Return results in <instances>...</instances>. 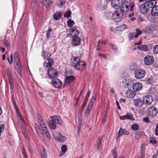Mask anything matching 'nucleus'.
Returning a JSON list of instances; mask_svg holds the SVG:
<instances>
[{"instance_id": "nucleus-1", "label": "nucleus", "mask_w": 158, "mask_h": 158, "mask_svg": "<svg viewBox=\"0 0 158 158\" xmlns=\"http://www.w3.org/2000/svg\"><path fill=\"white\" fill-rule=\"evenodd\" d=\"M71 61L72 66L77 70H83V67L86 65L85 63L80 60V58L77 56H72Z\"/></svg>"}, {"instance_id": "nucleus-2", "label": "nucleus", "mask_w": 158, "mask_h": 158, "mask_svg": "<svg viewBox=\"0 0 158 158\" xmlns=\"http://www.w3.org/2000/svg\"><path fill=\"white\" fill-rule=\"evenodd\" d=\"M130 6V11L132 12L133 11L135 7V4L133 2L130 3L129 2L124 0L122 2V4L120 5V9L121 12L124 13H126L128 12L129 10V6Z\"/></svg>"}, {"instance_id": "nucleus-3", "label": "nucleus", "mask_w": 158, "mask_h": 158, "mask_svg": "<svg viewBox=\"0 0 158 158\" xmlns=\"http://www.w3.org/2000/svg\"><path fill=\"white\" fill-rule=\"evenodd\" d=\"M15 63L16 64V65L15 66V68L17 70L18 73L20 75H21L22 73L21 70L22 69V67L20 62L17 53L15 52Z\"/></svg>"}, {"instance_id": "nucleus-4", "label": "nucleus", "mask_w": 158, "mask_h": 158, "mask_svg": "<svg viewBox=\"0 0 158 158\" xmlns=\"http://www.w3.org/2000/svg\"><path fill=\"white\" fill-rule=\"evenodd\" d=\"M146 74L145 71L144 69H139L135 71V76L137 79H141L144 77Z\"/></svg>"}, {"instance_id": "nucleus-5", "label": "nucleus", "mask_w": 158, "mask_h": 158, "mask_svg": "<svg viewBox=\"0 0 158 158\" xmlns=\"http://www.w3.org/2000/svg\"><path fill=\"white\" fill-rule=\"evenodd\" d=\"M53 136L56 140L60 142L64 141L66 138V137L63 136L60 132L58 131L54 133Z\"/></svg>"}, {"instance_id": "nucleus-6", "label": "nucleus", "mask_w": 158, "mask_h": 158, "mask_svg": "<svg viewBox=\"0 0 158 158\" xmlns=\"http://www.w3.org/2000/svg\"><path fill=\"white\" fill-rule=\"evenodd\" d=\"M139 10L141 14H146L149 10V6H148V3H146V2L143 3L140 6Z\"/></svg>"}, {"instance_id": "nucleus-7", "label": "nucleus", "mask_w": 158, "mask_h": 158, "mask_svg": "<svg viewBox=\"0 0 158 158\" xmlns=\"http://www.w3.org/2000/svg\"><path fill=\"white\" fill-rule=\"evenodd\" d=\"M48 75L50 78H55L57 76L58 72L56 69L50 68L48 71Z\"/></svg>"}, {"instance_id": "nucleus-8", "label": "nucleus", "mask_w": 158, "mask_h": 158, "mask_svg": "<svg viewBox=\"0 0 158 158\" xmlns=\"http://www.w3.org/2000/svg\"><path fill=\"white\" fill-rule=\"evenodd\" d=\"M154 61V58L153 57L150 55L146 56L144 59V62L145 64L147 65H151L153 64Z\"/></svg>"}, {"instance_id": "nucleus-9", "label": "nucleus", "mask_w": 158, "mask_h": 158, "mask_svg": "<svg viewBox=\"0 0 158 158\" xmlns=\"http://www.w3.org/2000/svg\"><path fill=\"white\" fill-rule=\"evenodd\" d=\"M51 83L54 87L58 88H60L62 85L61 81L57 78L52 79Z\"/></svg>"}, {"instance_id": "nucleus-10", "label": "nucleus", "mask_w": 158, "mask_h": 158, "mask_svg": "<svg viewBox=\"0 0 158 158\" xmlns=\"http://www.w3.org/2000/svg\"><path fill=\"white\" fill-rule=\"evenodd\" d=\"M121 13V12L120 11H114L112 15V18L113 20L117 22H119L122 18L120 15Z\"/></svg>"}, {"instance_id": "nucleus-11", "label": "nucleus", "mask_w": 158, "mask_h": 158, "mask_svg": "<svg viewBox=\"0 0 158 158\" xmlns=\"http://www.w3.org/2000/svg\"><path fill=\"white\" fill-rule=\"evenodd\" d=\"M81 39L78 36L72 37L71 40V44L73 46H77L79 45L81 43Z\"/></svg>"}, {"instance_id": "nucleus-12", "label": "nucleus", "mask_w": 158, "mask_h": 158, "mask_svg": "<svg viewBox=\"0 0 158 158\" xmlns=\"http://www.w3.org/2000/svg\"><path fill=\"white\" fill-rule=\"evenodd\" d=\"M69 35L72 37L78 36L80 32L77 29L76 27L71 28L69 31Z\"/></svg>"}, {"instance_id": "nucleus-13", "label": "nucleus", "mask_w": 158, "mask_h": 158, "mask_svg": "<svg viewBox=\"0 0 158 158\" xmlns=\"http://www.w3.org/2000/svg\"><path fill=\"white\" fill-rule=\"evenodd\" d=\"M148 113L150 116H155L158 112L157 109L154 106H152L150 108H148Z\"/></svg>"}, {"instance_id": "nucleus-14", "label": "nucleus", "mask_w": 158, "mask_h": 158, "mask_svg": "<svg viewBox=\"0 0 158 158\" xmlns=\"http://www.w3.org/2000/svg\"><path fill=\"white\" fill-rule=\"evenodd\" d=\"M153 98L151 96L148 95L145 96L143 98V103L147 105L151 104L153 102Z\"/></svg>"}, {"instance_id": "nucleus-15", "label": "nucleus", "mask_w": 158, "mask_h": 158, "mask_svg": "<svg viewBox=\"0 0 158 158\" xmlns=\"http://www.w3.org/2000/svg\"><path fill=\"white\" fill-rule=\"evenodd\" d=\"M143 87L142 84L139 82H136L133 83L132 88L135 91L140 90Z\"/></svg>"}, {"instance_id": "nucleus-16", "label": "nucleus", "mask_w": 158, "mask_h": 158, "mask_svg": "<svg viewBox=\"0 0 158 158\" xmlns=\"http://www.w3.org/2000/svg\"><path fill=\"white\" fill-rule=\"evenodd\" d=\"M121 2H122V0H112L111 4L113 8L117 9L119 7Z\"/></svg>"}, {"instance_id": "nucleus-17", "label": "nucleus", "mask_w": 158, "mask_h": 158, "mask_svg": "<svg viewBox=\"0 0 158 158\" xmlns=\"http://www.w3.org/2000/svg\"><path fill=\"white\" fill-rule=\"evenodd\" d=\"M136 94V92L131 89H128L126 93V96L127 98H133Z\"/></svg>"}, {"instance_id": "nucleus-18", "label": "nucleus", "mask_w": 158, "mask_h": 158, "mask_svg": "<svg viewBox=\"0 0 158 158\" xmlns=\"http://www.w3.org/2000/svg\"><path fill=\"white\" fill-rule=\"evenodd\" d=\"M53 63V60L52 58H48L47 60V62H46L44 64V67L45 68L50 69V68H52V65Z\"/></svg>"}, {"instance_id": "nucleus-19", "label": "nucleus", "mask_w": 158, "mask_h": 158, "mask_svg": "<svg viewBox=\"0 0 158 158\" xmlns=\"http://www.w3.org/2000/svg\"><path fill=\"white\" fill-rule=\"evenodd\" d=\"M51 119L54 120L56 123L60 125L62 123V120L59 117L56 115H53L51 117Z\"/></svg>"}, {"instance_id": "nucleus-20", "label": "nucleus", "mask_w": 158, "mask_h": 158, "mask_svg": "<svg viewBox=\"0 0 158 158\" xmlns=\"http://www.w3.org/2000/svg\"><path fill=\"white\" fill-rule=\"evenodd\" d=\"M75 80V77L73 76L69 75L65 77L64 81L67 83H70Z\"/></svg>"}, {"instance_id": "nucleus-21", "label": "nucleus", "mask_w": 158, "mask_h": 158, "mask_svg": "<svg viewBox=\"0 0 158 158\" xmlns=\"http://www.w3.org/2000/svg\"><path fill=\"white\" fill-rule=\"evenodd\" d=\"M129 133L128 131L125 129L121 128L120 129L118 132V138L123 135H128Z\"/></svg>"}, {"instance_id": "nucleus-22", "label": "nucleus", "mask_w": 158, "mask_h": 158, "mask_svg": "<svg viewBox=\"0 0 158 158\" xmlns=\"http://www.w3.org/2000/svg\"><path fill=\"white\" fill-rule=\"evenodd\" d=\"M134 105L136 107H140L142 106L143 104V101L141 99L138 98H135L134 99Z\"/></svg>"}, {"instance_id": "nucleus-23", "label": "nucleus", "mask_w": 158, "mask_h": 158, "mask_svg": "<svg viewBox=\"0 0 158 158\" xmlns=\"http://www.w3.org/2000/svg\"><path fill=\"white\" fill-rule=\"evenodd\" d=\"M146 3H148V6H149V8H152L156 6V1L155 0H149V1L146 2Z\"/></svg>"}, {"instance_id": "nucleus-24", "label": "nucleus", "mask_w": 158, "mask_h": 158, "mask_svg": "<svg viewBox=\"0 0 158 158\" xmlns=\"http://www.w3.org/2000/svg\"><path fill=\"white\" fill-rule=\"evenodd\" d=\"M138 49L141 51L148 52L149 51V48L148 46L146 45H141L137 47Z\"/></svg>"}, {"instance_id": "nucleus-25", "label": "nucleus", "mask_w": 158, "mask_h": 158, "mask_svg": "<svg viewBox=\"0 0 158 158\" xmlns=\"http://www.w3.org/2000/svg\"><path fill=\"white\" fill-rule=\"evenodd\" d=\"M151 13L154 16H157L158 15V6H156L152 8Z\"/></svg>"}, {"instance_id": "nucleus-26", "label": "nucleus", "mask_w": 158, "mask_h": 158, "mask_svg": "<svg viewBox=\"0 0 158 158\" xmlns=\"http://www.w3.org/2000/svg\"><path fill=\"white\" fill-rule=\"evenodd\" d=\"M132 118H133V116L131 114L119 116V118L121 120L132 119Z\"/></svg>"}, {"instance_id": "nucleus-27", "label": "nucleus", "mask_w": 158, "mask_h": 158, "mask_svg": "<svg viewBox=\"0 0 158 158\" xmlns=\"http://www.w3.org/2000/svg\"><path fill=\"white\" fill-rule=\"evenodd\" d=\"M62 13L60 12H56L53 15V18L54 19L57 20L59 19L61 16Z\"/></svg>"}, {"instance_id": "nucleus-28", "label": "nucleus", "mask_w": 158, "mask_h": 158, "mask_svg": "<svg viewBox=\"0 0 158 158\" xmlns=\"http://www.w3.org/2000/svg\"><path fill=\"white\" fill-rule=\"evenodd\" d=\"M49 127L52 129H55L56 128V124L52 119L49 121Z\"/></svg>"}, {"instance_id": "nucleus-29", "label": "nucleus", "mask_w": 158, "mask_h": 158, "mask_svg": "<svg viewBox=\"0 0 158 158\" xmlns=\"http://www.w3.org/2000/svg\"><path fill=\"white\" fill-rule=\"evenodd\" d=\"M93 106L92 105H90V104H89L88 106L86 109L85 112V115L86 116H88L91 110V109Z\"/></svg>"}, {"instance_id": "nucleus-30", "label": "nucleus", "mask_w": 158, "mask_h": 158, "mask_svg": "<svg viewBox=\"0 0 158 158\" xmlns=\"http://www.w3.org/2000/svg\"><path fill=\"white\" fill-rule=\"evenodd\" d=\"M125 81L126 83L125 86L127 87L131 86L133 83V81L130 79H126Z\"/></svg>"}, {"instance_id": "nucleus-31", "label": "nucleus", "mask_w": 158, "mask_h": 158, "mask_svg": "<svg viewBox=\"0 0 158 158\" xmlns=\"http://www.w3.org/2000/svg\"><path fill=\"white\" fill-rule=\"evenodd\" d=\"M111 153L113 156V158H116L118 157L117 149L115 146L114 149L111 150Z\"/></svg>"}, {"instance_id": "nucleus-32", "label": "nucleus", "mask_w": 158, "mask_h": 158, "mask_svg": "<svg viewBox=\"0 0 158 158\" xmlns=\"http://www.w3.org/2000/svg\"><path fill=\"white\" fill-rule=\"evenodd\" d=\"M42 4L43 5L47 7L50 5L51 4V1L50 0H42Z\"/></svg>"}, {"instance_id": "nucleus-33", "label": "nucleus", "mask_w": 158, "mask_h": 158, "mask_svg": "<svg viewBox=\"0 0 158 158\" xmlns=\"http://www.w3.org/2000/svg\"><path fill=\"white\" fill-rule=\"evenodd\" d=\"M38 122H39V123L40 124V126L41 127L43 130L44 129L47 128L46 125L45 123L44 122V121L43 119V120H40V121Z\"/></svg>"}, {"instance_id": "nucleus-34", "label": "nucleus", "mask_w": 158, "mask_h": 158, "mask_svg": "<svg viewBox=\"0 0 158 158\" xmlns=\"http://www.w3.org/2000/svg\"><path fill=\"white\" fill-rule=\"evenodd\" d=\"M44 134L49 139H51V136L50 135L48 130L47 128L44 129L43 130Z\"/></svg>"}, {"instance_id": "nucleus-35", "label": "nucleus", "mask_w": 158, "mask_h": 158, "mask_svg": "<svg viewBox=\"0 0 158 158\" xmlns=\"http://www.w3.org/2000/svg\"><path fill=\"white\" fill-rule=\"evenodd\" d=\"M97 98V95L96 94H94L92 97V98L89 102V104L92 106L93 105V104L95 102V101Z\"/></svg>"}, {"instance_id": "nucleus-36", "label": "nucleus", "mask_w": 158, "mask_h": 158, "mask_svg": "<svg viewBox=\"0 0 158 158\" xmlns=\"http://www.w3.org/2000/svg\"><path fill=\"white\" fill-rule=\"evenodd\" d=\"M43 150L41 155V158H47V155L46 151L45 150L44 148L43 147Z\"/></svg>"}, {"instance_id": "nucleus-37", "label": "nucleus", "mask_w": 158, "mask_h": 158, "mask_svg": "<svg viewBox=\"0 0 158 158\" xmlns=\"http://www.w3.org/2000/svg\"><path fill=\"white\" fill-rule=\"evenodd\" d=\"M102 139H98L97 149L98 151H101L102 150Z\"/></svg>"}, {"instance_id": "nucleus-38", "label": "nucleus", "mask_w": 158, "mask_h": 158, "mask_svg": "<svg viewBox=\"0 0 158 158\" xmlns=\"http://www.w3.org/2000/svg\"><path fill=\"white\" fill-rule=\"evenodd\" d=\"M136 33H135V37L136 38L139 37V35H140L142 34V31L140 29H137L135 30Z\"/></svg>"}, {"instance_id": "nucleus-39", "label": "nucleus", "mask_w": 158, "mask_h": 158, "mask_svg": "<svg viewBox=\"0 0 158 158\" xmlns=\"http://www.w3.org/2000/svg\"><path fill=\"white\" fill-rule=\"evenodd\" d=\"M67 23L68 27H72L73 26L74 23L73 20L69 19L67 21Z\"/></svg>"}, {"instance_id": "nucleus-40", "label": "nucleus", "mask_w": 158, "mask_h": 158, "mask_svg": "<svg viewBox=\"0 0 158 158\" xmlns=\"http://www.w3.org/2000/svg\"><path fill=\"white\" fill-rule=\"evenodd\" d=\"M71 14V12L70 10H68L65 12L64 14V16L65 18H69Z\"/></svg>"}, {"instance_id": "nucleus-41", "label": "nucleus", "mask_w": 158, "mask_h": 158, "mask_svg": "<svg viewBox=\"0 0 158 158\" xmlns=\"http://www.w3.org/2000/svg\"><path fill=\"white\" fill-rule=\"evenodd\" d=\"M139 128V125L136 124H133L131 126V128L134 131L137 130Z\"/></svg>"}, {"instance_id": "nucleus-42", "label": "nucleus", "mask_w": 158, "mask_h": 158, "mask_svg": "<svg viewBox=\"0 0 158 158\" xmlns=\"http://www.w3.org/2000/svg\"><path fill=\"white\" fill-rule=\"evenodd\" d=\"M52 29L50 28H49L47 31L46 35V38L47 39H48L50 38L51 32H52Z\"/></svg>"}, {"instance_id": "nucleus-43", "label": "nucleus", "mask_w": 158, "mask_h": 158, "mask_svg": "<svg viewBox=\"0 0 158 158\" xmlns=\"http://www.w3.org/2000/svg\"><path fill=\"white\" fill-rule=\"evenodd\" d=\"M22 153L24 158H28L27 154L23 147L22 149Z\"/></svg>"}, {"instance_id": "nucleus-44", "label": "nucleus", "mask_w": 158, "mask_h": 158, "mask_svg": "<svg viewBox=\"0 0 158 158\" xmlns=\"http://www.w3.org/2000/svg\"><path fill=\"white\" fill-rule=\"evenodd\" d=\"M22 153L24 158H28L27 154L23 147L22 149Z\"/></svg>"}, {"instance_id": "nucleus-45", "label": "nucleus", "mask_w": 158, "mask_h": 158, "mask_svg": "<svg viewBox=\"0 0 158 158\" xmlns=\"http://www.w3.org/2000/svg\"><path fill=\"white\" fill-rule=\"evenodd\" d=\"M22 153L24 158H28L27 154L23 147L22 149Z\"/></svg>"}, {"instance_id": "nucleus-46", "label": "nucleus", "mask_w": 158, "mask_h": 158, "mask_svg": "<svg viewBox=\"0 0 158 158\" xmlns=\"http://www.w3.org/2000/svg\"><path fill=\"white\" fill-rule=\"evenodd\" d=\"M150 142L152 144H154L156 143V141L155 138L151 137L149 139Z\"/></svg>"}, {"instance_id": "nucleus-47", "label": "nucleus", "mask_w": 158, "mask_h": 158, "mask_svg": "<svg viewBox=\"0 0 158 158\" xmlns=\"http://www.w3.org/2000/svg\"><path fill=\"white\" fill-rule=\"evenodd\" d=\"M98 8L100 10H102L104 8V5L103 6L102 5V3L101 2H99L97 6Z\"/></svg>"}, {"instance_id": "nucleus-48", "label": "nucleus", "mask_w": 158, "mask_h": 158, "mask_svg": "<svg viewBox=\"0 0 158 158\" xmlns=\"http://www.w3.org/2000/svg\"><path fill=\"white\" fill-rule=\"evenodd\" d=\"M109 45L114 51L116 52L117 51L118 48L115 45L112 43H110Z\"/></svg>"}, {"instance_id": "nucleus-49", "label": "nucleus", "mask_w": 158, "mask_h": 158, "mask_svg": "<svg viewBox=\"0 0 158 158\" xmlns=\"http://www.w3.org/2000/svg\"><path fill=\"white\" fill-rule=\"evenodd\" d=\"M7 77L8 80H13V78L11 73L10 72V71H7Z\"/></svg>"}, {"instance_id": "nucleus-50", "label": "nucleus", "mask_w": 158, "mask_h": 158, "mask_svg": "<svg viewBox=\"0 0 158 158\" xmlns=\"http://www.w3.org/2000/svg\"><path fill=\"white\" fill-rule=\"evenodd\" d=\"M120 31H122L119 26L116 27L114 30V32L117 34L119 33Z\"/></svg>"}, {"instance_id": "nucleus-51", "label": "nucleus", "mask_w": 158, "mask_h": 158, "mask_svg": "<svg viewBox=\"0 0 158 158\" xmlns=\"http://www.w3.org/2000/svg\"><path fill=\"white\" fill-rule=\"evenodd\" d=\"M5 47L8 48H10V44L9 42L6 40H5L4 42Z\"/></svg>"}, {"instance_id": "nucleus-52", "label": "nucleus", "mask_w": 158, "mask_h": 158, "mask_svg": "<svg viewBox=\"0 0 158 158\" xmlns=\"http://www.w3.org/2000/svg\"><path fill=\"white\" fill-rule=\"evenodd\" d=\"M153 52L154 54L158 53V45H156L153 48Z\"/></svg>"}, {"instance_id": "nucleus-53", "label": "nucleus", "mask_w": 158, "mask_h": 158, "mask_svg": "<svg viewBox=\"0 0 158 158\" xmlns=\"http://www.w3.org/2000/svg\"><path fill=\"white\" fill-rule=\"evenodd\" d=\"M135 32H132L129 33L128 35V37L129 39H131L134 37H135Z\"/></svg>"}, {"instance_id": "nucleus-54", "label": "nucleus", "mask_w": 158, "mask_h": 158, "mask_svg": "<svg viewBox=\"0 0 158 158\" xmlns=\"http://www.w3.org/2000/svg\"><path fill=\"white\" fill-rule=\"evenodd\" d=\"M65 74H66V76H67L71 75L72 74V73L71 71V70H66L65 72Z\"/></svg>"}, {"instance_id": "nucleus-55", "label": "nucleus", "mask_w": 158, "mask_h": 158, "mask_svg": "<svg viewBox=\"0 0 158 158\" xmlns=\"http://www.w3.org/2000/svg\"><path fill=\"white\" fill-rule=\"evenodd\" d=\"M61 151L64 152H65L67 150V148L66 145L63 146L61 148Z\"/></svg>"}, {"instance_id": "nucleus-56", "label": "nucleus", "mask_w": 158, "mask_h": 158, "mask_svg": "<svg viewBox=\"0 0 158 158\" xmlns=\"http://www.w3.org/2000/svg\"><path fill=\"white\" fill-rule=\"evenodd\" d=\"M143 120L144 122L146 123H150V122L149 118L147 117L143 118Z\"/></svg>"}, {"instance_id": "nucleus-57", "label": "nucleus", "mask_w": 158, "mask_h": 158, "mask_svg": "<svg viewBox=\"0 0 158 158\" xmlns=\"http://www.w3.org/2000/svg\"><path fill=\"white\" fill-rule=\"evenodd\" d=\"M119 26L120 28H121L122 31L123 30L126 29L127 27V26L125 24L121 25Z\"/></svg>"}, {"instance_id": "nucleus-58", "label": "nucleus", "mask_w": 158, "mask_h": 158, "mask_svg": "<svg viewBox=\"0 0 158 158\" xmlns=\"http://www.w3.org/2000/svg\"><path fill=\"white\" fill-rule=\"evenodd\" d=\"M37 116L38 121H40V120H43V119L42 118L41 115L40 114H37Z\"/></svg>"}, {"instance_id": "nucleus-59", "label": "nucleus", "mask_w": 158, "mask_h": 158, "mask_svg": "<svg viewBox=\"0 0 158 158\" xmlns=\"http://www.w3.org/2000/svg\"><path fill=\"white\" fill-rule=\"evenodd\" d=\"M36 130H37V132L38 135H40L41 134L42 135V133L41 132V130L39 127H38V128L36 127Z\"/></svg>"}, {"instance_id": "nucleus-60", "label": "nucleus", "mask_w": 158, "mask_h": 158, "mask_svg": "<svg viewBox=\"0 0 158 158\" xmlns=\"http://www.w3.org/2000/svg\"><path fill=\"white\" fill-rule=\"evenodd\" d=\"M106 44V42L104 40H98V44Z\"/></svg>"}, {"instance_id": "nucleus-61", "label": "nucleus", "mask_w": 158, "mask_h": 158, "mask_svg": "<svg viewBox=\"0 0 158 158\" xmlns=\"http://www.w3.org/2000/svg\"><path fill=\"white\" fill-rule=\"evenodd\" d=\"M90 93V91L89 90H88L87 92L86 95L85 96V98H88L89 96Z\"/></svg>"}, {"instance_id": "nucleus-62", "label": "nucleus", "mask_w": 158, "mask_h": 158, "mask_svg": "<svg viewBox=\"0 0 158 158\" xmlns=\"http://www.w3.org/2000/svg\"><path fill=\"white\" fill-rule=\"evenodd\" d=\"M145 149L142 146L141 147V154L145 153Z\"/></svg>"}, {"instance_id": "nucleus-63", "label": "nucleus", "mask_w": 158, "mask_h": 158, "mask_svg": "<svg viewBox=\"0 0 158 158\" xmlns=\"http://www.w3.org/2000/svg\"><path fill=\"white\" fill-rule=\"evenodd\" d=\"M106 119V115H104L103 116V118H102V123H104L105 122Z\"/></svg>"}, {"instance_id": "nucleus-64", "label": "nucleus", "mask_w": 158, "mask_h": 158, "mask_svg": "<svg viewBox=\"0 0 158 158\" xmlns=\"http://www.w3.org/2000/svg\"><path fill=\"white\" fill-rule=\"evenodd\" d=\"M154 66L156 68H157L158 67V61H157L155 62Z\"/></svg>"}]
</instances>
